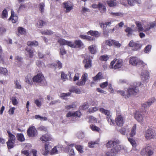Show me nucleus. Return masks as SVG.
I'll return each mask as SVG.
<instances>
[{"instance_id":"f257e3e1","label":"nucleus","mask_w":156,"mask_h":156,"mask_svg":"<svg viewBox=\"0 0 156 156\" xmlns=\"http://www.w3.org/2000/svg\"><path fill=\"white\" fill-rule=\"evenodd\" d=\"M107 147L108 148H112L111 150L106 152V155L107 156L115 155L121 148L119 144V141L117 140L108 141L107 144Z\"/></svg>"},{"instance_id":"f03ea898","label":"nucleus","mask_w":156,"mask_h":156,"mask_svg":"<svg viewBox=\"0 0 156 156\" xmlns=\"http://www.w3.org/2000/svg\"><path fill=\"white\" fill-rule=\"evenodd\" d=\"M140 85V84H139L136 86L129 88L127 90V94H125V92L123 90H118L117 92L118 94H120L122 96H125L126 98H129L130 95H135L139 92V90L138 86Z\"/></svg>"},{"instance_id":"7ed1b4c3","label":"nucleus","mask_w":156,"mask_h":156,"mask_svg":"<svg viewBox=\"0 0 156 156\" xmlns=\"http://www.w3.org/2000/svg\"><path fill=\"white\" fill-rule=\"evenodd\" d=\"M99 111L107 115V120L110 125H112L114 124V120L113 119L112 114L109 110L101 108L99 109Z\"/></svg>"},{"instance_id":"20e7f679","label":"nucleus","mask_w":156,"mask_h":156,"mask_svg":"<svg viewBox=\"0 0 156 156\" xmlns=\"http://www.w3.org/2000/svg\"><path fill=\"white\" fill-rule=\"evenodd\" d=\"M129 63L133 66L142 65L144 66L146 65L142 61L136 57L132 56L129 58Z\"/></svg>"},{"instance_id":"39448f33","label":"nucleus","mask_w":156,"mask_h":156,"mask_svg":"<svg viewBox=\"0 0 156 156\" xmlns=\"http://www.w3.org/2000/svg\"><path fill=\"white\" fill-rule=\"evenodd\" d=\"M122 66V61L121 59H114L112 61L109 66L110 69H118Z\"/></svg>"},{"instance_id":"423d86ee","label":"nucleus","mask_w":156,"mask_h":156,"mask_svg":"<svg viewBox=\"0 0 156 156\" xmlns=\"http://www.w3.org/2000/svg\"><path fill=\"white\" fill-rule=\"evenodd\" d=\"M32 79L34 82L40 83L42 85H45L46 83V81L44 76L40 73L35 76Z\"/></svg>"},{"instance_id":"0eeeda50","label":"nucleus","mask_w":156,"mask_h":156,"mask_svg":"<svg viewBox=\"0 0 156 156\" xmlns=\"http://www.w3.org/2000/svg\"><path fill=\"white\" fill-rule=\"evenodd\" d=\"M140 153L142 155L151 156L154 153L152 148L150 146L145 147L140 151Z\"/></svg>"},{"instance_id":"6e6552de","label":"nucleus","mask_w":156,"mask_h":156,"mask_svg":"<svg viewBox=\"0 0 156 156\" xmlns=\"http://www.w3.org/2000/svg\"><path fill=\"white\" fill-rule=\"evenodd\" d=\"M134 117L137 121L141 123L143 122L145 119V116L141 111H136L135 113Z\"/></svg>"},{"instance_id":"1a4fd4ad","label":"nucleus","mask_w":156,"mask_h":156,"mask_svg":"<svg viewBox=\"0 0 156 156\" xmlns=\"http://www.w3.org/2000/svg\"><path fill=\"white\" fill-rule=\"evenodd\" d=\"M156 133L155 131L151 129H149L145 132V137L146 139L149 140L153 139L155 137Z\"/></svg>"},{"instance_id":"9d476101","label":"nucleus","mask_w":156,"mask_h":156,"mask_svg":"<svg viewBox=\"0 0 156 156\" xmlns=\"http://www.w3.org/2000/svg\"><path fill=\"white\" fill-rule=\"evenodd\" d=\"M115 121L116 124L119 126H122L124 122V118L119 113L117 112L115 119Z\"/></svg>"},{"instance_id":"9b49d317","label":"nucleus","mask_w":156,"mask_h":156,"mask_svg":"<svg viewBox=\"0 0 156 156\" xmlns=\"http://www.w3.org/2000/svg\"><path fill=\"white\" fill-rule=\"evenodd\" d=\"M28 136L30 137H34L37 135V131L34 126H31L29 128L27 131Z\"/></svg>"},{"instance_id":"f8f14e48","label":"nucleus","mask_w":156,"mask_h":156,"mask_svg":"<svg viewBox=\"0 0 156 156\" xmlns=\"http://www.w3.org/2000/svg\"><path fill=\"white\" fill-rule=\"evenodd\" d=\"M70 47L74 48H80L83 47V44L81 40H76L75 41L74 43L71 41Z\"/></svg>"},{"instance_id":"ddd939ff","label":"nucleus","mask_w":156,"mask_h":156,"mask_svg":"<svg viewBox=\"0 0 156 156\" xmlns=\"http://www.w3.org/2000/svg\"><path fill=\"white\" fill-rule=\"evenodd\" d=\"M87 76L88 75L87 73H84L82 76L81 80L77 82L76 83V85L79 86H82L84 85L85 84V82L87 80Z\"/></svg>"},{"instance_id":"4468645a","label":"nucleus","mask_w":156,"mask_h":156,"mask_svg":"<svg viewBox=\"0 0 156 156\" xmlns=\"http://www.w3.org/2000/svg\"><path fill=\"white\" fill-rule=\"evenodd\" d=\"M155 101L154 98H151L149 99L146 102L142 105V106L145 109L148 108Z\"/></svg>"},{"instance_id":"2eb2a0df","label":"nucleus","mask_w":156,"mask_h":156,"mask_svg":"<svg viewBox=\"0 0 156 156\" xmlns=\"http://www.w3.org/2000/svg\"><path fill=\"white\" fill-rule=\"evenodd\" d=\"M149 78V73L147 70L143 71L141 74V78L144 82L147 81Z\"/></svg>"},{"instance_id":"dca6fc26","label":"nucleus","mask_w":156,"mask_h":156,"mask_svg":"<svg viewBox=\"0 0 156 156\" xmlns=\"http://www.w3.org/2000/svg\"><path fill=\"white\" fill-rule=\"evenodd\" d=\"M63 7L66 9V12H69L73 9V6L68 2H65L63 3Z\"/></svg>"},{"instance_id":"f3484780","label":"nucleus","mask_w":156,"mask_h":156,"mask_svg":"<svg viewBox=\"0 0 156 156\" xmlns=\"http://www.w3.org/2000/svg\"><path fill=\"white\" fill-rule=\"evenodd\" d=\"M51 148V147L49 146V144L46 143L45 144L44 148L41 151V153L43 155L46 156L48 154Z\"/></svg>"},{"instance_id":"a211bd4d","label":"nucleus","mask_w":156,"mask_h":156,"mask_svg":"<svg viewBox=\"0 0 156 156\" xmlns=\"http://www.w3.org/2000/svg\"><path fill=\"white\" fill-rule=\"evenodd\" d=\"M83 63L84 64V67L86 69H88L91 66V60L89 59L85 58L83 60Z\"/></svg>"},{"instance_id":"6ab92c4d","label":"nucleus","mask_w":156,"mask_h":156,"mask_svg":"<svg viewBox=\"0 0 156 156\" xmlns=\"http://www.w3.org/2000/svg\"><path fill=\"white\" fill-rule=\"evenodd\" d=\"M81 115V113L80 112L77 111L74 112H69L66 115V116L68 117L74 116H77L78 117H80Z\"/></svg>"},{"instance_id":"aec40b11","label":"nucleus","mask_w":156,"mask_h":156,"mask_svg":"<svg viewBox=\"0 0 156 156\" xmlns=\"http://www.w3.org/2000/svg\"><path fill=\"white\" fill-rule=\"evenodd\" d=\"M62 145H59L54 147L51 152L52 154H57L60 152L62 151Z\"/></svg>"},{"instance_id":"412c9836","label":"nucleus","mask_w":156,"mask_h":156,"mask_svg":"<svg viewBox=\"0 0 156 156\" xmlns=\"http://www.w3.org/2000/svg\"><path fill=\"white\" fill-rule=\"evenodd\" d=\"M52 139L51 135L49 134H45L42 136L40 140L42 141L45 142L47 141H51Z\"/></svg>"},{"instance_id":"4be33fe9","label":"nucleus","mask_w":156,"mask_h":156,"mask_svg":"<svg viewBox=\"0 0 156 156\" xmlns=\"http://www.w3.org/2000/svg\"><path fill=\"white\" fill-rule=\"evenodd\" d=\"M109 14L110 15L113 17L118 16L120 17H122L124 15V14L123 13L121 12H112L111 11H109Z\"/></svg>"},{"instance_id":"5701e85b","label":"nucleus","mask_w":156,"mask_h":156,"mask_svg":"<svg viewBox=\"0 0 156 156\" xmlns=\"http://www.w3.org/2000/svg\"><path fill=\"white\" fill-rule=\"evenodd\" d=\"M58 43L61 45H67L70 47L71 41H66L65 39L62 38H60L58 40Z\"/></svg>"},{"instance_id":"b1692460","label":"nucleus","mask_w":156,"mask_h":156,"mask_svg":"<svg viewBox=\"0 0 156 156\" xmlns=\"http://www.w3.org/2000/svg\"><path fill=\"white\" fill-rule=\"evenodd\" d=\"M139 149L136 147H133L130 152L131 156H140L139 154Z\"/></svg>"},{"instance_id":"393cba45","label":"nucleus","mask_w":156,"mask_h":156,"mask_svg":"<svg viewBox=\"0 0 156 156\" xmlns=\"http://www.w3.org/2000/svg\"><path fill=\"white\" fill-rule=\"evenodd\" d=\"M129 131V129L128 126L122 127L119 130V132L121 134L123 135L128 134Z\"/></svg>"},{"instance_id":"a878e982","label":"nucleus","mask_w":156,"mask_h":156,"mask_svg":"<svg viewBox=\"0 0 156 156\" xmlns=\"http://www.w3.org/2000/svg\"><path fill=\"white\" fill-rule=\"evenodd\" d=\"M87 34H90L92 36H94L96 37H98L100 35V34L97 31L90 30L87 32Z\"/></svg>"},{"instance_id":"bb28decb","label":"nucleus","mask_w":156,"mask_h":156,"mask_svg":"<svg viewBox=\"0 0 156 156\" xmlns=\"http://www.w3.org/2000/svg\"><path fill=\"white\" fill-rule=\"evenodd\" d=\"M45 5L44 3L42 2L38 5V9L41 13H44L45 10Z\"/></svg>"},{"instance_id":"cd10ccee","label":"nucleus","mask_w":156,"mask_h":156,"mask_svg":"<svg viewBox=\"0 0 156 156\" xmlns=\"http://www.w3.org/2000/svg\"><path fill=\"white\" fill-rule=\"evenodd\" d=\"M1 16L2 18L4 20L7 19L8 16V12L6 9L2 11Z\"/></svg>"},{"instance_id":"c85d7f7f","label":"nucleus","mask_w":156,"mask_h":156,"mask_svg":"<svg viewBox=\"0 0 156 156\" xmlns=\"http://www.w3.org/2000/svg\"><path fill=\"white\" fill-rule=\"evenodd\" d=\"M88 49L92 54H94L97 51L96 47L94 45L90 46L88 48Z\"/></svg>"},{"instance_id":"c756f323","label":"nucleus","mask_w":156,"mask_h":156,"mask_svg":"<svg viewBox=\"0 0 156 156\" xmlns=\"http://www.w3.org/2000/svg\"><path fill=\"white\" fill-rule=\"evenodd\" d=\"M98 8L101 13H104L106 11V8L105 6L102 3H99L98 4Z\"/></svg>"},{"instance_id":"7c9ffc66","label":"nucleus","mask_w":156,"mask_h":156,"mask_svg":"<svg viewBox=\"0 0 156 156\" xmlns=\"http://www.w3.org/2000/svg\"><path fill=\"white\" fill-rule=\"evenodd\" d=\"M7 133L9 134V139L8 141L15 142L16 140V137L15 136L12 134L9 131H7Z\"/></svg>"},{"instance_id":"2f4dec72","label":"nucleus","mask_w":156,"mask_h":156,"mask_svg":"<svg viewBox=\"0 0 156 156\" xmlns=\"http://www.w3.org/2000/svg\"><path fill=\"white\" fill-rule=\"evenodd\" d=\"M0 74L7 76L8 75V71L5 68L0 67Z\"/></svg>"},{"instance_id":"473e14b6","label":"nucleus","mask_w":156,"mask_h":156,"mask_svg":"<svg viewBox=\"0 0 156 156\" xmlns=\"http://www.w3.org/2000/svg\"><path fill=\"white\" fill-rule=\"evenodd\" d=\"M3 52L2 48L1 45H0V63L3 64L5 63L4 61V56H2V54Z\"/></svg>"},{"instance_id":"72a5a7b5","label":"nucleus","mask_w":156,"mask_h":156,"mask_svg":"<svg viewBox=\"0 0 156 156\" xmlns=\"http://www.w3.org/2000/svg\"><path fill=\"white\" fill-rule=\"evenodd\" d=\"M70 91L72 92L75 93L77 94H80L81 93V91L79 89L75 87H72L70 90Z\"/></svg>"},{"instance_id":"f704fd0d","label":"nucleus","mask_w":156,"mask_h":156,"mask_svg":"<svg viewBox=\"0 0 156 156\" xmlns=\"http://www.w3.org/2000/svg\"><path fill=\"white\" fill-rule=\"evenodd\" d=\"M80 37L81 39H85L89 41L93 40L94 39L93 37L85 35H80Z\"/></svg>"},{"instance_id":"c9c22d12","label":"nucleus","mask_w":156,"mask_h":156,"mask_svg":"<svg viewBox=\"0 0 156 156\" xmlns=\"http://www.w3.org/2000/svg\"><path fill=\"white\" fill-rule=\"evenodd\" d=\"M27 45L28 46L36 47L38 45V42L36 41H29L27 42Z\"/></svg>"},{"instance_id":"e433bc0d","label":"nucleus","mask_w":156,"mask_h":156,"mask_svg":"<svg viewBox=\"0 0 156 156\" xmlns=\"http://www.w3.org/2000/svg\"><path fill=\"white\" fill-rule=\"evenodd\" d=\"M136 125L135 124L132 128L131 132L130 133V136L131 137H133L136 134Z\"/></svg>"},{"instance_id":"4c0bfd02","label":"nucleus","mask_w":156,"mask_h":156,"mask_svg":"<svg viewBox=\"0 0 156 156\" xmlns=\"http://www.w3.org/2000/svg\"><path fill=\"white\" fill-rule=\"evenodd\" d=\"M70 95V93H62L60 94V97L62 99H64L65 100H67V97L69 96Z\"/></svg>"},{"instance_id":"58836bf2","label":"nucleus","mask_w":156,"mask_h":156,"mask_svg":"<svg viewBox=\"0 0 156 156\" xmlns=\"http://www.w3.org/2000/svg\"><path fill=\"white\" fill-rule=\"evenodd\" d=\"M136 24L137 26V28L139 32L144 31V28L142 27L141 24L139 22H136Z\"/></svg>"},{"instance_id":"ea45409f","label":"nucleus","mask_w":156,"mask_h":156,"mask_svg":"<svg viewBox=\"0 0 156 156\" xmlns=\"http://www.w3.org/2000/svg\"><path fill=\"white\" fill-rule=\"evenodd\" d=\"M125 31L127 33V35L128 36H129L132 35L133 31V30L129 27H127Z\"/></svg>"},{"instance_id":"a19ab883","label":"nucleus","mask_w":156,"mask_h":156,"mask_svg":"<svg viewBox=\"0 0 156 156\" xmlns=\"http://www.w3.org/2000/svg\"><path fill=\"white\" fill-rule=\"evenodd\" d=\"M14 143L15 142L8 141L6 143L8 148L10 149L12 148L14 146Z\"/></svg>"},{"instance_id":"79ce46f5","label":"nucleus","mask_w":156,"mask_h":156,"mask_svg":"<svg viewBox=\"0 0 156 156\" xmlns=\"http://www.w3.org/2000/svg\"><path fill=\"white\" fill-rule=\"evenodd\" d=\"M18 30L21 34H25L26 33V29L22 27H18Z\"/></svg>"},{"instance_id":"37998d69","label":"nucleus","mask_w":156,"mask_h":156,"mask_svg":"<svg viewBox=\"0 0 156 156\" xmlns=\"http://www.w3.org/2000/svg\"><path fill=\"white\" fill-rule=\"evenodd\" d=\"M75 147L76 150L80 153H83V147L80 145H77L75 146Z\"/></svg>"},{"instance_id":"c03bdc74","label":"nucleus","mask_w":156,"mask_h":156,"mask_svg":"<svg viewBox=\"0 0 156 156\" xmlns=\"http://www.w3.org/2000/svg\"><path fill=\"white\" fill-rule=\"evenodd\" d=\"M116 0H111L110 1H108L107 2L108 5L110 7L114 6L116 5L117 3L115 2Z\"/></svg>"},{"instance_id":"a18cd8bd","label":"nucleus","mask_w":156,"mask_h":156,"mask_svg":"<svg viewBox=\"0 0 156 156\" xmlns=\"http://www.w3.org/2000/svg\"><path fill=\"white\" fill-rule=\"evenodd\" d=\"M46 24V23L45 22L41 20H39L37 23V27L39 28H41Z\"/></svg>"},{"instance_id":"49530a36","label":"nucleus","mask_w":156,"mask_h":156,"mask_svg":"<svg viewBox=\"0 0 156 156\" xmlns=\"http://www.w3.org/2000/svg\"><path fill=\"white\" fill-rule=\"evenodd\" d=\"M26 51H27L29 56L30 58H32L33 56V51L29 48H27L26 49Z\"/></svg>"},{"instance_id":"de8ad7c7","label":"nucleus","mask_w":156,"mask_h":156,"mask_svg":"<svg viewBox=\"0 0 156 156\" xmlns=\"http://www.w3.org/2000/svg\"><path fill=\"white\" fill-rule=\"evenodd\" d=\"M102 73H101L99 72L98 74L94 77L93 79L94 81H96L98 80H100L101 79Z\"/></svg>"},{"instance_id":"09e8293b","label":"nucleus","mask_w":156,"mask_h":156,"mask_svg":"<svg viewBox=\"0 0 156 156\" xmlns=\"http://www.w3.org/2000/svg\"><path fill=\"white\" fill-rule=\"evenodd\" d=\"M41 33L43 34L49 35L53 34V32L50 30H45L41 31Z\"/></svg>"},{"instance_id":"8fccbe9b","label":"nucleus","mask_w":156,"mask_h":156,"mask_svg":"<svg viewBox=\"0 0 156 156\" xmlns=\"http://www.w3.org/2000/svg\"><path fill=\"white\" fill-rule=\"evenodd\" d=\"M128 140L129 141L133 146V147H136L137 144L134 140L132 138H128Z\"/></svg>"},{"instance_id":"3c124183","label":"nucleus","mask_w":156,"mask_h":156,"mask_svg":"<svg viewBox=\"0 0 156 156\" xmlns=\"http://www.w3.org/2000/svg\"><path fill=\"white\" fill-rule=\"evenodd\" d=\"M17 138L18 140L21 142L25 140L23 135L21 133L17 134Z\"/></svg>"},{"instance_id":"603ef678","label":"nucleus","mask_w":156,"mask_h":156,"mask_svg":"<svg viewBox=\"0 0 156 156\" xmlns=\"http://www.w3.org/2000/svg\"><path fill=\"white\" fill-rule=\"evenodd\" d=\"M98 144V142L96 141H90L88 143V146L90 148L94 147H95V145Z\"/></svg>"},{"instance_id":"864d4df0","label":"nucleus","mask_w":156,"mask_h":156,"mask_svg":"<svg viewBox=\"0 0 156 156\" xmlns=\"http://www.w3.org/2000/svg\"><path fill=\"white\" fill-rule=\"evenodd\" d=\"M109 58L108 56L106 55H103L101 56L100 57V60L104 61H107Z\"/></svg>"},{"instance_id":"5fc2aeb1","label":"nucleus","mask_w":156,"mask_h":156,"mask_svg":"<svg viewBox=\"0 0 156 156\" xmlns=\"http://www.w3.org/2000/svg\"><path fill=\"white\" fill-rule=\"evenodd\" d=\"M76 106V105L74 103H73L71 105H66L65 106V108L67 110H69L72 108H75Z\"/></svg>"},{"instance_id":"6e6d98bb","label":"nucleus","mask_w":156,"mask_h":156,"mask_svg":"<svg viewBox=\"0 0 156 156\" xmlns=\"http://www.w3.org/2000/svg\"><path fill=\"white\" fill-rule=\"evenodd\" d=\"M98 110V108L94 107L90 108L88 110V112L90 113H93Z\"/></svg>"},{"instance_id":"4d7b16f0","label":"nucleus","mask_w":156,"mask_h":156,"mask_svg":"<svg viewBox=\"0 0 156 156\" xmlns=\"http://www.w3.org/2000/svg\"><path fill=\"white\" fill-rule=\"evenodd\" d=\"M151 45H148L147 46L144 48V52L146 53L149 52L151 49Z\"/></svg>"},{"instance_id":"13d9d810","label":"nucleus","mask_w":156,"mask_h":156,"mask_svg":"<svg viewBox=\"0 0 156 156\" xmlns=\"http://www.w3.org/2000/svg\"><path fill=\"white\" fill-rule=\"evenodd\" d=\"M90 128L93 131H95L97 132H98L100 130L99 128L94 125H91L90 126Z\"/></svg>"},{"instance_id":"bf43d9fd","label":"nucleus","mask_w":156,"mask_h":156,"mask_svg":"<svg viewBox=\"0 0 156 156\" xmlns=\"http://www.w3.org/2000/svg\"><path fill=\"white\" fill-rule=\"evenodd\" d=\"M26 8V6L25 4L21 5L17 10L18 12H19L21 10H24Z\"/></svg>"},{"instance_id":"052dcab7","label":"nucleus","mask_w":156,"mask_h":156,"mask_svg":"<svg viewBox=\"0 0 156 156\" xmlns=\"http://www.w3.org/2000/svg\"><path fill=\"white\" fill-rule=\"evenodd\" d=\"M89 121L92 123H95L97 122L96 118L93 116H90L89 117Z\"/></svg>"},{"instance_id":"680f3d73","label":"nucleus","mask_w":156,"mask_h":156,"mask_svg":"<svg viewBox=\"0 0 156 156\" xmlns=\"http://www.w3.org/2000/svg\"><path fill=\"white\" fill-rule=\"evenodd\" d=\"M77 137L79 139H82L84 137V133L81 132H79L77 134Z\"/></svg>"},{"instance_id":"e2e57ef3","label":"nucleus","mask_w":156,"mask_h":156,"mask_svg":"<svg viewBox=\"0 0 156 156\" xmlns=\"http://www.w3.org/2000/svg\"><path fill=\"white\" fill-rule=\"evenodd\" d=\"M34 103L37 107L40 108L41 105V101L38 99L34 100Z\"/></svg>"},{"instance_id":"0e129e2a","label":"nucleus","mask_w":156,"mask_h":156,"mask_svg":"<svg viewBox=\"0 0 156 156\" xmlns=\"http://www.w3.org/2000/svg\"><path fill=\"white\" fill-rule=\"evenodd\" d=\"M113 40H108L106 41V43L107 44L110 46L113 45Z\"/></svg>"},{"instance_id":"69168bd1","label":"nucleus","mask_w":156,"mask_h":156,"mask_svg":"<svg viewBox=\"0 0 156 156\" xmlns=\"http://www.w3.org/2000/svg\"><path fill=\"white\" fill-rule=\"evenodd\" d=\"M9 20H11L12 21V22L13 23H15L18 20V17L16 16V15H15V16H14L12 17V19H9Z\"/></svg>"},{"instance_id":"338daca9","label":"nucleus","mask_w":156,"mask_h":156,"mask_svg":"<svg viewBox=\"0 0 156 156\" xmlns=\"http://www.w3.org/2000/svg\"><path fill=\"white\" fill-rule=\"evenodd\" d=\"M60 103V101L58 100H56L54 101H51L49 105H55L57 103Z\"/></svg>"},{"instance_id":"774afa93","label":"nucleus","mask_w":156,"mask_h":156,"mask_svg":"<svg viewBox=\"0 0 156 156\" xmlns=\"http://www.w3.org/2000/svg\"><path fill=\"white\" fill-rule=\"evenodd\" d=\"M108 82L106 81L101 83L100 84V86L101 88H104L108 85Z\"/></svg>"}]
</instances>
